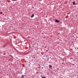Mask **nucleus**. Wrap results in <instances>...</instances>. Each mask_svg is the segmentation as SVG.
Here are the masks:
<instances>
[{
  "mask_svg": "<svg viewBox=\"0 0 78 78\" xmlns=\"http://www.w3.org/2000/svg\"><path fill=\"white\" fill-rule=\"evenodd\" d=\"M42 78H45V77H42Z\"/></svg>",
  "mask_w": 78,
  "mask_h": 78,
  "instance_id": "nucleus-6",
  "label": "nucleus"
},
{
  "mask_svg": "<svg viewBox=\"0 0 78 78\" xmlns=\"http://www.w3.org/2000/svg\"><path fill=\"white\" fill-rule=\"evenodd\" d=\"M17 0H13V1H16Z\"/></svg>",
  "mask_w": 78,
  "mask_h": 78,
  "instance_id": "nucleus-7",
  "label": "nucleus"
},
{
  "mask_svg": "<svg viewBox=\"0 0 78 78\" xmlns=\"http://www.w3.org/2000/svg\"><path fill=\"white\" fill-rule=\"evenodd\" d=\"M49 69H51V65H49Z\"/></svg>",
  "mask_w": 78,
  "mask_h": 78,
  "instance_id": "nucleus-3",
  "label": "nucleus"
},
{
  "mask_svg": "<svg viewBox=\"0 0 78 78\" xmlns=\"http://www.w3.org/2000/svg\"><path fill=\"white\" fill-rule=\"evenodd\" d=\"M22 76V78H23V75H22V76Z\"/></svg>",
  "mask_w": 78,
  "mask_h": 78,
  "instance_id": "nucleus-5",
  "label": "nucleus"
},
{
  "mask_svg": "<svg viewBox=\"0 0 78 78\" xmlns=\"http://www.w3.org/2000/svg\"><path fill=\"white\" fill-rule=\"evenodd\" d=\"M34 17V14H33L31 16V17Z\"/></svg>",
  "mask_w": 78,
  "mask_h": 78,
  "instance_id": "nucleus-2",
  "label": "nucleus"
},
{
  "mask_svg": "<svg viewBox=\"0 0 78 78\" xmlns=\"http://www.w3.org/2000/svg\"><path fill=\"white\" fill-rule=\"evenodd\" d=\"M55 22H56L57 23H58V22H59V21L58 20H56Z\"/></svg>",
  "mask_w": 78,
  "mask_h": 78,
  "instance_id": "nucleus-1",
  "label": "nucleus"
},
{
  "mask_svg": "<svg viewBox=\"0 0 78 78\" xmlns=\"http://www.w3.org/2000/svg\"><path fill=\"white\" fill-rule=\"evenodd\" d=\"M73 5H75V2H73Z\"/></svg>",
  "mask_w": 78,
  "mask_h": 78,
  "instance_id": "nucleus-4",
  "label": "nucleus"
}]
</instances>
